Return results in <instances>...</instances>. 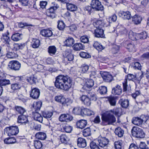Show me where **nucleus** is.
Here are the masks:
<instances>
[{
  "label": "nucleus",
  "mask_w": 149,
  "mask_h": 149,
  "mask_svg": "<svg viewBox=\"0 0 149 149\" xmlns=\"http://www.w3.org/2000/svg\"><path fill=\"white\" fill-rule=\"evenodd\" d=\"M73 84L72 78L68 75H60L56 78L54 85L58 89L68 91Z\"/></svg>",
  "instance_id": "f257e3e1"
},
{
  "label": "nucleus",
  "mask_w": 149,
  "mask_h": 149,
  "mask_svg": "<svg viewBox=\"0 0 149 149\" xmlns=\"http://www.w3.org/2000/svg\"><path fill=\"white\" fill-rule=\"evenodd\" d=\"M101 124L105 126L112 125L116 121V118L114 115L110 113L103 114L101 117Z\"/></svg>",
  "instance_id": "f03ea898"
},
{
  "label": "nucleus",
  "mask_w": 149,
  "mask_h": 149,
  "mask_svg": "<svg viewBox=\"0 0 149 149\" xmlns=\"http://www.w3.org/2000/svg\"><path fill=\"white\" fill-rule=\"evenodd\" d=\"M55 100L63 106H68L72 103V100L70 98H65L63 95H60L55 96Z\"/></svg>",
  "instance_id": "7ed1b4c3"
},
{
  "label": "nucleus",
  "mask_w": 149,
  "mask_h": 149,
  "mask_svg": "<svg viewBox=\"0 0 149 149\" xmlns=\"http://www.w3.org/2000/svg\"><path fill=\"white\" fill-rule=\"evenodd\" d=\"M52 4L53 5L47 10L46 14L48 17L54 18L56 16V11L59 8V6L55 3H52Z\"/></svg>",
  "instance_id": "20e7f679"
},
{
  "label": "nucleus",
  "mask_w": 149,
  "mask_h": 149,
  "mask_svg": "<svg viewBox=\"0 0 149 149\" xmlns=\"http://www.w3.org/2000/svg\"><path fill=\"white\" fill-rule=\"evenodd\" d=\"M132 135L137 138H143L145 136V133L143 130L138 127H134L132 130Z\"/></svg>",
  "instance_id": "39448f33"
},
{
  "label": "nucleus",
  "mask_w": 149,
  "mask_h": 149,
  "mask_svg": "<svg viewBox=\"0 0 149 149\" xmlns=\"http://www.w3.org/2000/svg\"><path fill=\"white\" fill-rule=\"evenodd\" d=\"M4 130L9 136L15 135L17 134L19 132L18 128L16 126H12L6 127Z\"/></svg>",
  "instance_id": "423d86ee"
},
{
  "label": "nucleus",
  "mask_w": 149,
  "mask_h": 149,
  "mask_svg": "<svg viewBox=\"0 0 149 149\" xmlns=\"http://www.w3.org/2000/svg\"><path fill=\"white\" fill-rule=\"evenodd\" d=\"M8 66L12 70L18 71L20 69L21 64L17 61H12L9 62Z\"/></svg>",
  "instance_id": "0eeeda50"
},
{
  "label": "nucleus",
  "mask_w": 149,
  "mask_h": 149,
  "mask_svg": "<svg viewBox=\"0 0 149 149\" xmlns=\"http://www.w3.org/2000/svg\"><path fill=\"white\" fill-rule=\"evenodd\" d=\"M123 44L129 52H135L136 51V47L132 42L126 40L123 42Z\"/></svg>",
  "instance_id": "6e6552de"
},
{
  "label": "nucleus",
  "mask_w": 149,
  "mask_h": 149,
  "mask_svg": "<svg viewBox=\"0 0 149 149\" xmlns=\"http://www.w3.org/2000/svg\"><path fill=\"white\" fill-rule=\"evenodd\" d=\"M91 5L94 10L101 11L103 10V6L98 0H92Z\"/></svg>",
  "instance_id": "1a4fd4ad"
},
{
  "label": "nucleus",
  "mask_w": 149,
  "mask_h": 149,
  "mask_svg": "<svg viewBox=\"0 0 149 149\" xmlns=\"http://www.w3.org/2000/svg\"><path fill=\"white\" fill-rule=\"evenodd\" d=\"M100 74L104 80L105 82H110L113 80V76L109 72H101Z\"/></svg>",
  "instance_id": "9d476101"
},
{
  "label": "nucleus",
  "mask_w": 149,
  "mask_h": 149,
  "mask_svg": "<svg viewBox=\"0 0 149 149\" xmlns=\"http://www.w3.org/2000/svg\"><path fill=\"white\" fill-rule=\"evenodd\" d=\"M93 24L96 28L102 29L109 26V23L107 24L103 19L97 20L93 22Z\"/></svg>",
  "instance_id": "9b49d317"
},
{
  "label": "nucleus",
  "mask_w": 149,
  "mask_h": 149,
  "mask_svg": "<svg viewBox=\"0 0 149 149\" xmlns=\"http://www.w3.org/2000/svg\"><path fill=\"white\" fill-rule=\"evenodd\" d=\"M9 33L8 30L6 32L2 34L1 37V39L2 40L6 45L7 46L9 49L10 46L9 42L10 41V38L9 36Z\"/></svg>",
  "instance_id": "f8f14e48"
},
{
  "label": "nucleus",
  "mask_w": 149,
  "mask_h": 149,
  "mask_svg": "<svg viewBox=\"0 0 149 149\" xmlns=\"http://www.w3.org/2000/svg\"><path fill=\"white\" fill-rule=\"evenodd\" d=\"M29 93L30 97L34 99L38 98L40 94L39 90L36 88H32L31 87Z\"/></svg>",
  "instance_id": "ddd939ff"
},
{
  "label": "nucleus",
  "mask_w": 149,
  "mask_h": 149,
  "mask_svg": "<svg viewBox=\"0 0 149 149\" xmlns=\"http://www.w3.org/2000/svg\"><path fill=\"white\" fill-rule=\"evenodd\" d=\"M98 145L102 148L107 146L109 141L108 139L105 137H99L98 139Z\"/></svg>",
  "instance_id": "4468645a"
},
{
  "label": "nucleus",
  "mask_w": 149,
  "mask_h": 149,
  "mask_svg": "<svg viewBox=\"0 0 149 149\" xmlns=\"http://www.w3.org/2000/svg\"><path fill=\"white\" fill-rule=\"evenodd\" d=\"M116 31L118 32L119 35H126L127 31L123 25L118 24L116 27Z\"/></svg>",
  "instance_id": "2eb2a0df"
},
{
  "label": "nucleus",
  "mask_w": 149,
  "mask_h": 149,
  "mask_svg": "<svg viewBox=\"0 0 149 149\" xmlns=\"http://www.w3.org/2000/svg\"><path fill=\"white\" fill-rule=\"evenodd\" d=\"M118 15L124 19L129 20L132 17L129 11H120L118 13Z\"/></svg>",
  "instance_id": "dca6fc26"
},
{
  "label": "nucleus",
  "mask_w": 149,
  "mask_h": 149,
  "mask_svg": "<svg viewBox=\"0 0 149 149\" xmlns=\"http://www.w3.org/2000/svg\"><path fill=\"white\" fill-rule=\"evenodd\" d=\"M17 122L19 123L24 124L25 125H29V123L27 117L23 114L19 115L17 118Z\"/></svg>",
  "instance_id": "f3484780"
},
{
  "label": "nucleus",
  "mask_w": 149,
  "mask_h": 149,
  "mask_svg": "<svg viewBox=\"0 0 149 149\" xmlns=\"http://www.w3.org/2000/svg\"><path fill=\"white\" fill-rule=\"evenodd\" d=\"M142 116L139 118V117H133L132 120V123L138 126L142 125L144 121H146V120H144V118H142Z\"/></svg>",
  "instance_id": "a211bd4d"
},
{
  "label": "nucleus",
  "mask_w": 149,
  "mask_h": 149,
  "mask_svg": "<svg viewBox=\"0 0 149 149\" xmlns=\"http://www.w3.org/2000/svg\"><path fill=\"white\" fill-rule=\"evenodd\" d=\"M104 30L102 29L96 28L94 31V35L95 37L97 38H104L105 35L104 34Z\"/></svg>",
  "instance_id": "6ab92c4d"
},
{
  "label": "nucleus",
  "mask_w": 149,
  "mask_h": 149,
  "mask_svg": "<svg viewBox=\"0 0 149 149\" xmlns=\"http://www.w3.org/2000/svg\"><path fill=\"white\" fill-rule=\"evenodd\" d=\"M122 91L121 86L118 84H117L112 88L111 93L112 94L114 95H120L121 94Z\"/></svg>",
  "instance_id": "aec40b11"
},
{
  "label": "nucleus",
  "mask_w": 149,
  "mask_h": 149,
  "mask_svg": "<svg viewBox=\"0 0 149 149\" xmlns=\"http://www.w3.org/2000/svg\"><path fill=\"white\" fill-rule=\"evenodd\" d=\"M80 99L82 102L86 106H89L90 105L91 103L88 94L87 95H82Z\"/></svg>",
  "instance_id": "412c9836"
},
{
  "label": "nucleus",
  "mask_w": 149,
  "mask_h": 149,
  "mask_svg": "<svg viewBox=\"0 0 149 149\" xmlns=\"http://www.w3.org/2000/svg\"><path fill=\"white\" fill-rule=\"evenodd\" d=\"M94 81L91 78L87 79H86L85 83L84 86L83 87L84 89L87 90L86 88L87 87L88 88H92L94 85Z\"/></svg>",
  "instance_id": "4be33fe9"
},
{
  "label": "nucleus",
  "mask_w": 149,
  "mask_h": 149,
  "mask_svg": "<svg viewBox=\"0 0 149 149\" xmlns=\"http://www.w3.org/2000/svg\"><path fill=\"white\" fill-rule=\"evenodd\" d=\"M77 143L78 146L80 148H84L86 146V140L82 138H78L77 139Z\"/></svg>",
  "instance_id": "5701e85b"
},
{
  "label": "nucleus",
  "mask_w": 149,
  "mask_h": 149,
  "mask_svg": "<svg viewBox=\"0 0 149 149\" xmlns=\"http://www.w3.org/2000/svg\"><path fill=\"white\" fill-rule=\"evenodd\" d=\"M40 34L43 36L49 37L52 36L53 33L52 31L49 29H43L40 31Z\"/></svg>",
  "instance_id": "b1692460"
},
{
  "label": "nucleus",
  "mask_w": 149,
  "mask_h": 149,
  "mask_svg": "<svg viewBox=\"0 0 149 149\" xmlns=\"http://www.w3.org/2000/svg\"><path fill=\"white\" fill-rule=\"evenodd\" d=\"M132 22L135 24H140L142 20V17L139 15L135 14L132 17Z\"/></svg>",
  "instance_id": "393cba45"
},
{
  "label": "nucleus",
  "mask_w": 149,
  "mask_h": 149,
  "mask_svg": "<svg viewBox=\"0 0 149 149\" xmlns=\"http://www.w3.org/2000/svg\"><path fill=\"white\" fill-rule=\"evenodd\" d=\"M32 115L33 119L41 123L43 121V118L40 114L38 111H35L32 112Z\"/></svg>",
  "instance_id": "a878e982"
},
{
  "label": "nucleus",
  "mask_w": 149,
  "mask_h": 149,
  "mask_svg": "<svg viewBox=\"0 0 149 149\" xmlns=\"http://www.w3.org/2000/svg\"><path fill=\"white\" fill-rule=\"evenodd\" d=\"M40 40L37 38H33L31 43V46L34 48H37L40 45Z\"/></svg>",
  "instance_id": "bb28decb"
},
{
  "label": "nucleus",
  "mask_w": 149,
  "mask_h": 149,
  "mask_svg": "<svg viewBox=\"0 0 149 149\" xmlns=\"http://www.w3.org/2000/svg\"><path fill=\"white\" fill-rule=\"evenodd\" d=\"M87 124V121L84 120H81L77 121L76 123V126L77 128L83 129L86 126Z\"/></svg>",
  "instance_id": "cd10ccee"
},
{
  "label": "nucleus",
  "mask_w": 149,
  "mask_h": 149,
  "mask_svg": "<svg viewBox=\"0 0 149 149\" xmlns=\"http://www.w3.org/2000/svg\"><path fill=\"white\" fill-rule=\"evenodd\" d=\"M122 84L123 92H126L127 91H129L131 90L130 85L127 84V79H125L122 83Z\"/></svg>",
  "instance_id": "c85d7f7f"
},
{
  "label": "nucleus",
  "mask_w": 149,
  "mask_h": 149,
  "mask_svg": "<svg viewBox=\"0 0 149 149\" xmlns=\"http://www.w3.org/2000/svg\"><path fill=\"white\" fill-rule=\"evenodd\" d=\"M114 133L115 134L119 137H122L124 134V130L120 127H118L115 130Z\"/></svg>",
  "instance_id": "c756f323"
},
{
  "label": "nucleus",
  "mask_w": 149,
  "mask_h": 149,
  "mask_svg": "<svg viewBox=\"0 0 149 149\" xmlns=\"http://www.w3.org/2000/svg\"><path fill=\"white\" fill-rule=\"evenodd\" d=\"M119 103L123 108H126L129 106V101L126 99H120L119 101Z\"/></svg>",
  "instance_id": "7c9ffc66"
},
{
  "label": "nucleus",
  "mask_w": 149,
  "mask_h": 149,
  "mask_svg": "<svg viewBox=\"0 0 149 149\" xmlns=\"http://www.w3.org/2000/svg\"><path fill=\"white\" fill-rule=\"evenodd\" d=\"M72 47L74 50L77 51L84 49L85 46L80 43H77L75 44L72 46Z\"/></svg>",
  "instance_id": "2f4dec72"
},
{
  "label": "nucleus",
  "mask_w": 149,
  "mask_h": 149,
  "mask_svg": "<svg viewBox=\"0 0 149 149\" xmlns=\"http://www.w3.org/2000/svg\"><path fill=\"white\" fill-rule=\"evenodd\" d=\"M42 103V102L41 101L34 102L32 107L33 108L35 111H38L40 110Z\"/></svg>",
  "instance_id": "473e14b6"
},
{
  "label": "nucleus",
  "mask_w": 149,
  "mask_h": 149,
  "mask_svg": "<svg viewBox=\"0 0 149 149\" xmlns=\"http://www.w3.org/2000/svg\"><path fill=\"white\" fill-rule=\"evenodd\" d=\"M65 56L64 59L65 61H71L74 59L73 55L71 53L67 51H66L65 52Z\"/></svg>",
  "instance_id": "72a5a7b5"
},
{
  "label": "nucleus",
  "mask_w": 149,
  "mask_h": 149,
  "mask_svg": "<svg viewBox=\"0 0 149 149\" xmlns=\"http://www.w3.org/2000/svg\"><path fill=\"white\" fill-rule=\"evenodd\" d=\"M148 37V34L147 33L143 31L137 34V40L139 39L144 40L146 39Z\"/></svg>",
  "instance_id": "f704fd0d"
},
{
  "label": "nucleus",
  "mask_w": 149,
  "mask_h": 149,
  "mask_svg": "<svg viewBox=\"0 0 149 149\" xmlns=\"http://www.w3.org/2000/svg\"><path fill=\"white\" fill-rule=\"evenodd\" d=\"M74 40L72 37H68L64 41L65 45L66 46L70 47L72 46L74 44Z\"/></svg>",
  "instance_id": "c9c22d12"
},
{
  "label": "nucleus",
  "mask_w": 149,
  "mask_h": 149,
  "mask_svg": "<svg viewBox=\"0 0 149 149\" xmlns=\"http://www.w3.org/2000/svg\"><path fill=\"white\" fill-rule=\"evenodd\" d=\"M107 100L111 106H115L116 102V97L114 96H110L107 98Z\"/></svg>",
  "instance_id": "e433bc0d"
},
{
  "label": "nucleus",
  "mask_w": 149,
  "mask_h": 149,
  "mask_svg": "<svg viewBox=\"0 0 149 149\" xmlns=\"http://www.w3.org/2000/svg\"><path fill=\"white\" fill-rule=\"evenodd\" d=\"M11 51H7L6 53V56L8 58H13L18 57V55L16 53V52H14L13 50H11Z\"/></svg>",
  "instance_id": "4c0bfd02"
},
{
  "label": "nucleus",
  "mask_w": 149,
  "mask_h": 149,
  "mask_svg": "<svg viewBox=\"0 0 149 149\" xmlns=\"http://www.w3.org/2000/svg\"><path fill=\"white\" fill-rule=\"evenodd\" d=\"M22 34L17 33L13 34L11 37V38L12 40L14 41H17L22 39L21 36Z\"/></svg>",
  "instance_id": "58836bf2"
},
{
  "label": "nucleus",
  "mask_w": 149,
  "mask_h": 149,
  "mask_svg": "<svg viewBox=\"0 0 149 149\" xmlns=\"http://www.w3.org/2000/svg\"><path fill=\"white\" fill-rule=\"evenodd\" d=\"M111 112L116 116L120 117L121 115V110L120 108H116L111 110Z\"/></svg>",
  "instance_id": "ea45409f"
},
{
  "label": "nucleus",
  "mask_w": 149,
  "mask_h": 149,
  "mask_svg": "<svg viewBox=\"0 0 149 149\" xmlns=\"http://www.w3.org/2000/svg\"><path fill=\"white\" fill-rule=\"evenodd\" d=\"M4 141L5 143L8 144H13L16 142V140L14 137H8L6 138L4 140Z\"/></svg>",
  "instance_id": "a19ab883"
},
{
  "label": "nucleus",
  "mask_w": 149,
  "mask_h": 149,
  "mask_svg": "<svg viewBox=\"0 0 149 149\" xmlns=\"http://www.w3.org/2000/svg\"><path fill=\"white\" fill-rule=\"evenodd\" d=\"M56 51V47L54 46H49L48 48V52L50 56L55 55Z\"/></svg>",
  "instance_id": "79ce46f5"
},
{
  "label": "nucleus",
  "mask_w": 149,
  "mask_h": 149,
  "mask_svg": "<svg viewBox=\"0 0 149 149\" xmlns=\"http://www.w3.org/2000/svg\"><path fill=\"white\" fill-rule=\"evenodd\" d=\"M89 69L88 66L86 64H84L81 65L80 67V70L82 73H87Z\"/></svg>",
  "instance_id": "37998d69"
},
{
  "label": "nucleus",
  "mask_w": 149,
  "mask_h": 149,
  "mask_svg": "<svg viewBox=\"0 0 149 149\" xmlns=\"http://www.w3.org/2000/svg\"><path fill=\"white\" fill-rule=\"evenodd\" d=\"M35 136L38 139L44 140L46 138V134L44 132H39L36 133Z\"/></svg>",
  "instance_id": "c03bdc74"
},
{
  "label": "nucleus",
  "mask_w": 149,
  "mask_h": 149,
  "mask_svg": "<svg viewBox=\"0 0 149 149\" xmlns=\"http://www.w3.org/2000/svg\"><path fill=\"white\" fill-rule=\"evenodd\" d=\"M94 47L99 51H101L105 47L97 42H95L93 45Z\"/></svg>",
  "instance_id": "a18cd8bd"
},
{
  "label": "nucleus",
  "mask_w": 149,
  "mask_h": 149,
  "mask_svg": "<svg viewBox=\"0 0 149 149\" xmlns=\"http://www.w3.org/2000/svg\"><path fill=\"white\" fill-rule=\"evenodd\" d=\"M20 88V85L17 83L12 84L10 86L11 92H13L14 91L19 89Z\"/></svg>",
  "instance_id": "49530a36"
},
{
  "label": "nucleus",
  "mask_w": 149,
  "mask_h": 149,
  "mask_svg": "<svg viewBox=\"0 0 149 149\" xmlns=\"http://www.w3.org/2000/svg\"><path fill=\"white\" fill-rule=\"evenodd\" d=\"M97 91L101 95H104L107 92V87L104 86H101L99 88Z\"/></svg>",
  "instance_id": "de8ad7c7"
},
{
  "label": "nucleus",
  "mask_w": 149,
  "mask_h": 149,
  "mask_svg": "<svg viewBox=\"0 0 149 149\" xmlns=\"http://www.w3.org/2000/svg\"><path fill=\"white\" fill-rule=\"evenodd\" d=\"M88 95L90 102L91 101H95L97 99L96 95L94 93L89 91L88 92Z\"/></svg>",
  "instance_id": "09e8293b"
},
{
  "label": "nucleus",
  "mask_w": 149,
  "mask_h": 149,
  "mask_svg": "<svg viewBox=\"0 0 149 149\" xmlns=\"http://www.w3.org/2000/svg\"><path fill=\"white\" fill-rule=\"evenodd\" d=\"M82 107H74L72 113L76 115H81L82 111Z\"/></svg>",
  "instance_id": "8fccbe9b"
},
{
  "label": "nucleus",
  "mask_w": 149,
  "mask_h": 149,
  "mask_svg": "<svg viewBox=\"0 0 149 149\" xmlns=\"http://www.w3.org/2000/svg\"><path fill=\"white\" fill-rule=\"evenodd\" d=\"M137 33H134L132 31H130L129 33V38L130 39L132 40H137Z\"/></svg>",
  "instance_id": "3c124183"
},
{
  "label": "nucleus",
  "mask_w": 149,
  "mask_h": 149,
  "mask_svg": "<svg viewBox=\"0 0 149 149\" xmlns=\"http://www.w3.org/2000/svg\"><path fill=\"white\" fill-rule=\"evenodd\" d=\"M125 79H127L129 81H132L135 82L136 80V76L131 74H129L125 76Z\"/></svg>",
  "instance_id": "603ef678"
},
{
  "label": "nucleus",
  "mask_w": 149,
  "mask_h": 149,
  "mask_svg": "<svg viewBox=\"0 0 149 149\" xmlns=\"http://www.w3.org/2000/svg\"><path fill=\"white\" fill-rule=\"evenodd\" d=\"M67 9L71 11H73L76 10L77 7L76 6L73 4L68 3L66 4Z\"/></svg>",
  "instance_id": "864d4df0"
},
{
  "label": "nucleus",
  "mask_w": 149,
  "mask_h": 149,
  "mask_svg": "<svg viewBox=\"0 0 149 149\" xmlns=\"http://www.w3.org/2000/svg\"><path fill=\"white\" fill-rule=\"evenodd\" d=\"M26 80L28 82L31 84H35L38 81L37 77L34 76V75L27 77Z\"/></svg>",
  "instance_id": "5fc2aeb1"
},
{
  "label": "nucleus",
  "mask_w": 149,
  "mask_h": 149,
  "mask_svg": "<svg viewBox=\"0 0 149 149\" xmlns=\"http://www.w3.org/2000/svg\"><path fill=\"white\" fill-rule=\"evenodd\" d=\"M91 130L89 127L84 130L83 131V134L84 136L86 137L90 136L91 134Z\"/></svg>",
  "instance_id": "6e6d98bb"
},
{
  "label": "nucleus",
  "mask_w": 149,
  "mask_h": 149,
  "mask_svg": "<svg viewBox=\"0 0 149 149\" xmlns=\"http://www.w3.org/2000/svg\"><path fill=\"white\" fill-rule=\"evenodd\" d=\"M15 109L19 113L21 114V115H23L26 111L25 109L21 107L16 106L15 107Z\"/></svg>",
  "instance_id": "4d7b16f0"
},
{
  "label": "nucleus",
  "mask_w": 149,
  "mask_h": 149,
  "mask_svg": "<svg viewBox=\"0 0 149 149\" xmlns=\"http://www.w3.org/2000/svg\"><path fill=\"white\" fill-rule=\"evenodd\" d=\"M60 139L62 143L66 144L68 143V139L67 136L65 135H61L60 136Z\"/></svg>",
  "instance_id": "13d9d810"
},
{
  "label": "nucleus",
  "mask_w": 149,
  "mask_h": 149,
  "mask_svg": "<svg viewBox=\"0 0 149 149\" xmlns=\"http://www.w3.org/2000/svg\"><path fill=\"white\" fill-rule=\"evenodd\" d=\"M10 84V81L9 79H0V86L2 87Z\"/></svg>",
  "instance_id": "bf43d9fd"
},
{
  "label": "nucleus",
  "mask_w": 149,
  "mask_h": 149,
  "mask_svg": "<svg viewBox=\"0 0 149 149\" xmlns=\"http://www.w3.org/2000/svg\"><path fill=\"white\" fill-rule=\"evenodd\" d=\"M60 127H63L64 130V131L67 133H70L72 130V127L69 125H64L63 126H60Z\"/></svg>",
  "instance_id": "052dcab7"
},
{
  "label": "nucleus",
  "mask_w": 149,
  "mask_h": 149,
  "mask_svg": "<svg viewBox=\"0 0 149 149\" xmlns=\"http://www.w3.org/2000/svg\"><path fill=\"white\" fill-rule=\"evenodd\" d=\"M42 114L43 117L46 118H50L53 114V112L51 111H43Z\"/></svg>",
  "instance_id": "680f3d73"
},
{
  "label": "nucleus",
  "mask_w": 149,
  "mask_h": 149,
  "mask_svg": "<svg viewBox=\"0 0 149 149\" xmlns=\"http://www.w3.org/2000/svg\"><path fill=\"white\" fill-rule=\"evenodd\" d=\"M57 28L60 30L63 31L65 27V24L62 20H59L58 22Z\"/></svg>",
  "instance_id": "e2e57ef3"
},
{
  "label": "nucleus",
  "mask_w": 149,
  "mask_h": 149,
  "mask_svg": "<svg viewBox=\"0 0 149 149\" xmlns=\"http://www.w3.org/2000/svg\"><path fill=\"white\" fill-rule=\"evenodd\" d=\"M98 145V143H97L93 141L90 142V146L91 149H100Z\"/></svg>",
  "instance_id": "0e129e2a"
},
{
  "label": "nucleus",
  "mask_w": 149,
  "mask_h": 149,
  "mask_svg": "<svg viewBox=\"0 0 149 149\" xmlns=\"http://www.w3.org/2000/svg\"><path fill=\"white\" fill-rule=\"evenodd\" d=\"M34 145L35 148L37 149H40L42 147L41 142L38 140L34 141Z\"/></svg>",
  "instance_id": "69168bd1"
},
{
  "label": "nucleus",
  "mask_w": 149,
  "mask_h": 149,
  "mask_svg": "<svg viewBox=\"0 0 149 149\" xmlns=\"http://www.w3.org/2000/svg\"><path fill=\"white\" fill-rule=\"evenodd\" d=\"M109 20V22L108 23H109V25L112 22H114L116 21L117 19V17L116 15L115 14H113L111 16L109 17L108 19Z\"/></svg>",
  "instance_id": "338daca9"
},
{
  "label": "nucleus",
  "mask_w": 149,
  "mask_h": 149,
  "mask_svg": "<svg viewBox=\"0 0 149 149\" xmlns=\"http://www.w3.org/2000/svg\"><path fill=\"white\" fill-rule=\"evenodd\" d=\"M20 3H21L22 5L23 6H28L29 7L32 6V4L29 2L28 0H19Z\"/></svg>",
  "instance_id": "774afa93"
}]
</instances>
